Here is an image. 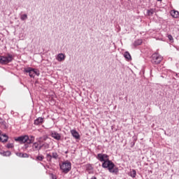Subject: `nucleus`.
<instances>
[{"label":"nucleus","instance_id":"1","mask_svg":"<svg viewBox=\"0 0 179 179\" xmlns=\"http://www.w3.org/2000/svg\"><path fill=\"white\" fill-rule=\"evenodd\" d=\"M96 159L102 162L103 169H108L109 173L114 174L118 173V168L115 167V164L108 159L107 154L99 153L97 154Z\"/></svg>","mask_w":179,"mask_h":179},{"label":"nucleus","instance_id":"2","mask_svg":"<svg viewBox=\"0 0 179 179\" xmlns=\"http://www.w3.org/2000/svg\"><path fill=\"white\" fill-rule=\"evenodd\" d=\"M35 137L34 136H20L15 138V142H20V143H33L34 142Z\"/></svg>","mask_w":179,"mask_h":179},{"label":"nucleus","instance_id":"3","mask_svg":"<svg viewBox=\"0 0 179 179\" xmlns=\"http://www.w3.org/2000/svg\"><path fill=\"white\" fill-rule=\"evenodd\" d=\"M59 167L62 173H64V174H68V173H69L72 169V164H71L69 161H65L59 164Z\"/></svg>","mask_w":179,"mask_h":179},{"label":"nucleus","instance_id":"4","mask_svg":"<svg viewBox=\"0 0 179 179\" xmlns=\"http://www.w3.org/2000/svg\"><path fill=\"white\" fill-rule=\"evenodd\" d=\"M13 61V55L7 54V56H0V64L6 65Z\"/></svg>","mask_w":179,"mask_h":179},{"label":"nucleus","instance_id":"5","mask_svg":"<svg viewBox=\"0 0 179 179\" xmlns=\"http://www.w3.org/2000/svg\"><path fill=\"white\" fill-rule=\"evenodd\" d=\"M163 61V57L158 53H154L152 55L151 62L153 65H159Z\"/></svg>","mask_w":179,"mask_h":179},{"label":"nucleus","instance_id":"6","mask_svg":"<svg viewBox=\"0 0 179 179\" xmlns=\"http://www.w3.org/2000/svg\"><path fill=\"white\" fill-rule=\"evenodd\" d=\"M59 157V155L57 152H53L50 154H46L47 161L50 162H52V159H54L55 160H58Z\"/></svg>","mask_w":179,"mask_h":179},{"label":"nucleus","instance_id":"7","mask_svg":"<svg viewBox=\"0 0 179 179\" xmlns=\"http://www.w3.org/2000/svg\"><path fill=\"white\" fill-rule=\"evenodd\" d=\"M50 136L55 139L56 141H61V134L55 131H50Z\"/></svg>","mask_w":179,"mask_h":179},{"label":"nucleus","instance_id":"8","mask_svg":"<svg viewBox=\"0 0 179 179\" xmlns=\"http://www.w3.org/2000/svg\"><path fill=\"white\" fill-rule=\"evenodd\" d=\"M24 72H26L27 73H29L30 78H34V76H35L34 69H33V68L28 67L27 69H24Z\"/></svg>","mask_w":179,"mask_h":179},{"label":"nucleus","instance_id":"9","mask_svg":"<svg viewBox=\"0 0 179 179\" xmlns=\"http://www.w3.org/2000/svg\"><path fill=\"white\" fill-rule=\"evenodd\" d=\"M65 54L59 53L57 55L56 59L58 62H62V61H65Z\"/></svg>","mask_w":179,"mask_h":179},{"label":"nucleus","instance_id":"10","mask_svg":"<svg viewBox=\"0 0 179 179\" xmlns=\"http://www.w3.org/2000/svg\"><path fill=\"white\" fill-rule=\"evenodd\" d=\"M71 134L75 139H80V135L76 129L71 130Z\"/></svg>","mask_w":179,"mask_h":179},{"label":"nucleus","instance_id":"11","mask_svg":"<svg viewBox=\"0 0 179 179\" xmlns=\"http://www.w3.org/2000/svg\"><path fill=\"white\" fill-rule=\"evenodd\" d=\"M44 122V118L39 117L34 120L35 125H40Z\"/></svg>","mask_w":179,"mask_h":179},{"label":"nucleus","instance_id":"12","mask_svg":"<svg viewBox=\"0 0 179 179\" xmlns=\"http://www.w3.org/2000/svg\"><path fill=\"white\" fill-rule=\"evenodd\" d=\"M155 13H156L155 8H150V10H147V16H153Z\"/></svg>","mask_w":179,"mask_h":179},{"label":"nucleus","instance_id":"13","mask_svg":"<svg viewBox=\"0 0 179 179\" xmlns=\"http://www.w3.org/2000/svg\"><path fill=\"white\" fill-rule=\"evenodd\" d=\"M36 139L39 143H41V142H45L48 139V136H43Z\"/></svg>","mask_w":179,"mask_h":179},{"label":"nucleus","instance_id":"14","mask_svg":"<svg viewBox=\"0 0 179 179\" xmlns=\"http://www.w3.org/2000/svg\"><path fill=\"white\" fill-rule=\"evenodd\" d=\"M124 57L127 61H131L132 59V57H131V54H129V52H125L124 53Z\"/></svg>","mask_w":179,"mask_h":179},{"label":"nucleus","instance_id":"15","mask_svg":"<svg viewBox=\"0 0 179 179\" xmlns=\"http://www.w3.org/2000/svg\"><path fill=\"white\" fill-rule=\"evenodd\" d=\"M8 136L6 134H2L1 136L0 137V141L1 142L5 143L8 142Z\"/></svg>","mask_w":179,"mask_h":179},{"label":"nucleus","instance_id":"16","mask_svg":"<svg viewBox=\"0 0 179 179\" xmlns=\"http://www.w3.org/2000/svg\"><path fill=\"white\" fill-rule=\"evenodd\" d=\"M171 15L173 17H175L176 19H177V17H178L179 16V13L178 11L173 10L171 12Z\"/></svg>","mask_w":179,"mask_h":179},{"label":"nucleus","instance_id":"17","mask_svg":"<svg viewBox=\"0 0 179 179\" xmlns=\"http://www.w3.org/2000/svg\"><path fill=\"white\" fill-rule=\"evenodd\" d=\"M32 150L33 152H37L38 150V143H34L32 145Z\"/></svg>","mask_w":179,"mask_h":179},{"label":"nucleus","instance_id":"18","mask_svg":"<svg viewBox=\"0 0 179 179\" xmlns=\"http://www.w3.org/2000/svg\"><path fill=\"white\" fill-rule=\"evenodd\" d=\"M142 44V40L141 39H138L134 43V46L136 47L138 45H141Z\"/></svg>","mask_w":179,"mask_h":179},{"label":"nucleus","instance_id":"19","mask_svg":"<svg viewBox=\"0 0 179 179\" xmlns=\"http://www.w3.org/2000/svg\"><path fill=\"white\" fill-rule=\"evenodd\" d=\"M130 176H131L132 178H135V177H136V171L133 169L132 171L130 172Z\"/></svg>","mask_w":179,"mask_h":179},{"label":"nucleus","instance_id":"20","mask_svg":"<svg viewBox=\"0 0 179 179\" xmlns=\"http://www.w3.org/2000/svg\"><path fill=\"white\" fill-rule=\"evenodd\" d=\"M36 160H38V162H43L44 160V156L43 155H38L36 157Z\"/></svg>","mask_w":179,"mask_h":179},{"label":"nucleus","instance_id":"21","mask_svg":"<svg viewBox=\"0 0 179 179\" xmlns=\"http://www.w3.org/2000/svg\"><path fill=\"white\" fill-rule=\"evenodd\" d=\"M20 19L22 21L27 20V14L21 15Z\"/></svg>","mask_w":179,"mask_h":179},{"label":"nucleus","instance_id":"22","mask_svg":"<svg viewBox=\"0 0 179 179\" xmlns=\"http://www.w3.org/2000/svg\"><path fill=\"white\" fill-rule=\"evenodd\" d=\"M12 155V152L10 151H6L3 153V156H10Z\"/></svg>","mask_w":179,"mask_h":179},{"label":"nucleus","instance_id":"23","mask_svg":"<svg viewBox=\"0 0 179 179\" xmlns=\"http://www.w3.org/2000/svg\"><path fill=\"white\" fill-rule=\"evenodd\" d=\"M6 148L8 149H12V148H13V143H8L6 145Z\"/></svg>","mask_w":179,"mask_h":179},{"label":"nucleus","instance_id":"24","mask_svg":"<svg viewBox=\"0 0 179 179\" xmlns=\"http://www.w3.org/2000/svg\"><path fill=\"white\" fill-rule=\"evenodd\" d=\"M34 75H36V76H40V71H38V70L34 69Z\"/></svg>","mask_w":179,"mask_h":179},{"label":"nucleus","instance_id":"25","mask_svg":"<svg viewBox=\"0 0 179 179\" xmlns=\"http://www.w3.org/2000/svg\"><path fill=\"white\" fill-rule=\"evenodd\" d=\"M43 148H45V149H48V148H50V145L47 143H45L43 144Z\"/></svg>","mask_w":179,"mask_h":179},{"label":"nucleus","instance_id":"26","mask_svg":"<svg viewBox=\"0 0 179 179\" xmlns=\"http://www.w3.org/2000/svg\"><path fill=\"white\" fill-rule=\"evenodd\" d=\"M17 156H18V157H23V153L22 152H17Z\"/></svg>","mask_w":179,"mask_h":179},{"label":"nucleus","instance_id":"27","mask_svg":"<svg viewBox=\"0 0 179 179\" xmlns=\"http://www.w3.org/2000/svg\"><path fill=\"white\" fill-rule=\"evenodd\" d=\"M22 157H29V155L27 153H22Z\"/></svg>","mask_w":179,"mask_h":179},{"label":"nucleus","instance_id":"28","mask_svg":"<svg viewBox=\"0 0 179 179\" xmlns=\"http://www.w3.org/2000/svg\"><path fill=\"white\" fill-rule=\"evenodd\" d=\"M168 38L170 40V41H171L173 40V36L171 35H169Z\"/></svg>","mask_w":179,"mask_h":179},{"label":"nucleus","instance_id":"29","mask_svg":"<svg viewBox=\"0 0 179 179\" xmlns=\"http://www.w3.org/2000/svg\"><path fill=\"white\" fill-rule=\"evenodd\" d=\"M27 148H29V143L25 144L24 146V149H27Z\"/></svg>","mask_w":179,"mask_h":179},{"label":"nucleus","instance_id":"30","mask_svg":"<svg viewBox=\"0 0 179 179\" xmlns=\"http://www.w3.org/2000/svg\"><path fill=\"white\" fill-rule=\"evenodd\" d=\"M43 145H38V150H41V148H43Z\"/></svg>","mask_w":179,"mask_h":179},{"label":"nucleus","instance_id":"31","mask_svg":"<svg viewBox=\"0 0 179 179\" xmlns=\"http://www.w3.org/2000/svg\"><path fill=\"white\" fill-rule=\"evenodd\" d=\"M87 169H92V165L89 164V165H87Z\"/></svg>","mask_w":179,"mask_h":179},{"label":"nucleus","instance_id":"32","mask_svg":"<svg viewBox=\"0 0 179 179\" xmlns=\"http://www.w3.org/2000/svg\"><path fill=\"white\" fill-rule=\"evenodd\" d=\"M52 179H57V177L52 176Z\"/></svg>","mask_w":179,"mask_h":179},{"label":"nucleus","instance_id":"33","mask_svg":"<svg viewBox=\"0 0 179 179\" xmlns=\"http://www.w3.org/2000/svg\"><path fill=\"white\" fill-rule=\"evenodd\" d=\"M158 1H162V0H157Z\"/></svg>","mask_w":179,"mask_h":179},{"label":"nucleus","instance_id":"34","mask_svg":"<svg viewBox=\"0 0 179 179\" xmlns=\"http://www.w3.org/2000/svg\"><path fill=\"white\" fill-rule=\"evenodd\" d=\"M0 135H1V131H0Z\"/></svg>","mask_w":179,"mask_h":179}]
</instances>
